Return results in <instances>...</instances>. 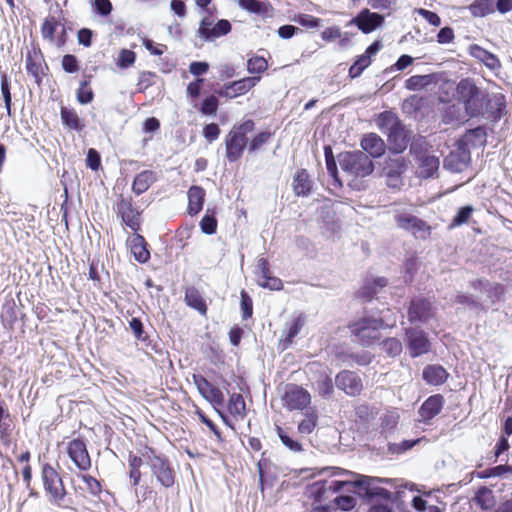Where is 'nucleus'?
Here are the masks:
<instances>
[{"mask_svg": "<svg viewBox=\"0 0 512 512\" xmlns=\"http://www.w3.org/2000/svg\"><path fill=\"white\" fill-rule=\"evenodd\" d=\"M276 431L279 439L281 440L282 444L288 448L290 451L294 453H299L303 451L302 444L293 439L284 429H282L280 426H276Z\"/></svg>", "mask_w": 512, "mask_h": 512, "instance_id": "50", "label": "nucleus"}, {"mask_svg": "<svg viewBox=\"0 0 512 512\" xmlns=\"http://www.w3.org/2000/svg\"><path fill=\"white\" fill-rule=\"evenodd\" d=\"M360 147L370 159H379L384 156L387 145L384 140L376 133L370 132L362 135Z\"/></svg>", "mask_w": 512, "mask_h": 512, "instance_id": "19", "label": "nucleus"}, {"mask_svg": "<svg viewBox=\"0 0 512 512\" xmlns=\"http://www.w3.org/2000/svg\"><path fill=\"white\" fill-rule=\"evenodd\" d=\"M437 75L435 73L425 75H413L405 80V88L409 91H420L436 83Z\"/></svg>", "mask_w": 512, "mask_h": 512, "instance_id": "32", "label": "nucleus"}, {"mask_svg": "<svg viewBox=\"0 0 512 512\" xmlns=\"http://www.w3.org/2000/svg\"><path fill=\"white\" fill-rule=\"evenodd\" d=\"M62 69L69 74L76 73L80 70V63L74 54H65L61 61Z\"/></svg>", "mask_w": 512, "mask_h": 512, "instance_id": "62", "label": "nucleus"}, {"mask_svg": "<svg viewBox=\"0 0 512 512\" xmlns=\"http://www.w3.org/2000/svg\"><path fill=\"white\" fill-rule=\"evenodd\" d=\"M127 244L137 262L145 264L150 260L149 244L138 232L133 233V235L127 239Z\"/></svg>", "mask_w": 512, "mask_h": 512, "instance_id": "22", "label": "nucleus"}, {"mask_svg": "<svg viewBox=\"0 0 512 512\" xmlns=\"http://www.w3.org/2000/svg\"><path fill=\"white\" fill-rule=\"evenodd\" d=\"M60 118L62 125L69 131L82 132L85 128L84 119L80 118L74 108L61 106Z\"/></svg>", "mask_w": 512, "mask_h": 512, "instance_id": "25", "label": "nucleus"}, {"mask_svg": "<svg viewBox=\"0 0 512 512\" xmlns=\"http://www.w3.org/2000/svg\"><path fill=\"white\" fill-rule=\"evenodd\" d=\"M232 30V25L227 19H219L206 34L205 42H212L217 38L228 35Z\"/></svg>", "mask_w": 512, "mask_h": 512, "instance_id": "39", "label": "nucleus"}, {"mask_svg": "<svg viewBox=\"0 0 512 512\" xmlns=\"http://www.w3.org/2000/svg\"><path fill=\"white\" fill-rule=\"evenodd\" d=\"M260 76H247L239 80L228 82L231 97L236 98L251 90L259 81Z\"/></svg>", "mask_w": 512, "mask_h": 512, "instance_id": "31", "label": "nucleus"}, {"mask_svg": "<svg viewBox=\"0 0 512 512\" xmlns=\"http://www.w3.org/2000/svg\"><path fill=\"white\" fill-rule=\"evenodd\" d=\"M473 207L471 205H465L458 209L456 215L453 217L451 227L460 226L465 224L472 215Z\"/></svg>", "mask_w": 512, "mask_h": 512, "instance_id": "60", "label": "nucleus"}, {"mask_svg": "<svg viewBox=\"0 0 512 512\" xmlns=\"http://www.w3.org/2000/svg\"><path fill=\"white\" fill-rule=\"evenodd\" d=\"M420 441H421V439L418 438V439L403 440L400 443H388L387 451H388V453H390L392 455H400V454H403L406 451L412 449Z\"/></svg>", "mask_w": 512, "mask_h": 512, "instance_id": "53", "label": "nucleus"}, {"mask_svg": "<svg viewBox=\"0 0 512 512\" xmlns=\"http://www.w3.org/2000/svg\"><path fill=\"white\" fill-rule=\"evenodd\" d=\"M1 320H24L13 298H6L1 307Z\"/></svg>", "mask_w": 512, "mask_h": 512, "instance_id": "40", "label": "nucleus"}, {"mask_svg": "<svg viewBox=\"0 0 512 512\" xmlns=\"http://www.w3.org/2000/svg\"><path fill=\"white\" fill-rule=\"evenodd\" d=\"M371 64L372 60H367L366 57L362 55L356 56L352 65L349 67L348 77L351 80L359 78Z\"/></svg>", "mask_w": 512, "mask_h": 512, "instance_id": "46", "label": "nucleus"}, {"mask_svg": "<svg viewBox=\"0 0 512 512\" xmlns=\"http://www.w3.org/2000/svg\"><path fill=\"white\" fill-rule=\"evenodd\" d=\"M228 411L233 416L244 418L246 415V405L243 396L240 393H233L228 402Z\"/></svg>", "mask_w": 512, "mask_h": 512, "instance_id": "45", "label": "nucleus"}, {"mask_svg": "<svg viewBox=\"0 0 512 512\" xmlns=\"http://www.w3.org/2000/svg\"><path fill=\"white\" fill-rule=\"evenodd\" d=\"M1 93L8 116L12 115V96L10 80L6 73H1Z\"/></svg>", "mask_w": 512, "mask_h": 512, "instance_id": "52", "label": "nucleus"}, {"mask_svg": "<svg viewBox=\"0 0 512 512\" xmlns=\"http://www.w3.org/2000/svg\"><path fill=\"white\" fill-rule=\"evenodd\" d=\"M410 356L415 358L430 351V342L426 334L416 328L406 329Z\"/></svg>", "mask_w": 512, "mask_h": 512, "instance_id": "20", "label": "nucleus"}, {"mask_svg": "<svg viewBox=\"0 0 512 512\" xmlns=\"http://www.w3.org/2000/svg\"><path fill=\"white\" fill-rule=\"evenodd\" d=\"M335 385L348 396H357L363 389L361 378L350 370H342L335 377Z\"/></svg>", "mask_w": 512, "mask_h": 512, "instance_id": "18", "label": "nucleus"}, {"mask_svg": "<svg viewBox=\"0 0 512 512\" xmlns=\"http://www.w3.org/2000/svg\"><path fill=\"white\" fill-rule=\"evenodd\" d=\"M327 483V480L316 481L306 487L305 494L312 498L315 503H321L327 491Z\"/></svg>", "mask_w": 512, "mask_h": 512, "instance_id": "44", "label": "nucleus"}, {"mask_svg": "<svg viewBox=\"0 0 512 512\" xmlns=\"http://www.w3.org/2000/svg\"><path fill=\"white\" fill-rule=\"evenodd\" d=\"M129 324L135 337L141 342V348L144 349L146 353H149L148 350L158 352L156 348L157 345L153 343L148 333L144 331L143 322H129Z\"/></svg>", "mask_w": 512, "mask_h": 512, "instance_id": "36", "label": "nucleus"}, {"mask_svg": "<svg viewBox=\"0 0 512 512\" xmlns=\"http://www.w3.org/2000/svg\"><path fill=\"white\" fill-rule=\"evenodd\" d=\"M375 122L379 130L384 134L390 132L392 127L399 126L403 123L397 114L390 110L379 113Z\"/></svg>", "mask_w": 512, "mask_h": 512, "instance_id": "34", "label": "nucleus"}, {"mask_svg": "<svg viewBox=\"0 0 512 512\" xmlns=\"http://www.w3.org/2000/svg\"><path fill=\"white\" fill-rule=\"evenodd\" d=\"M241 9L258 16H265L271 7L268 1L259 0H238Z\"/></svg>", "mask_w": 512, "mask_h": 512, "instance_id": "38", "label": "nucleus"}, {"mask_svg": "<svg viewBox=\"0 0 512 512\" xmlns=\"http://www.w3.org/2000/svg\"><path fill=\"white\" fill-rule=\"evenodd\" d=\"M219 105L218 98L210 94L202 99L197 109L204 116L214 117L218 112Z\"/></svg>", "mask_w": 512, "mask_h": 512, "instance_id": "43", "label": "nucleus"}, {"mask_svg": "<svg viewBox=\"0 0 512 512\" xmlns=\"http://www.w3.org/2000/svg\"><path fill=\"white\" fill-rule=\"evenodd\" d=\"M447 378L446 370L437 365H428L423 370V379L432 385L442 384Z\"/></svg>", "mask_w": 512, "mask_h": 512, "instance_id": "37", "label": "nucleus"}, {"mask_svg": "<svg viewBox=\"0 0 512 512\" xmlns=\"http://www.w3.org/2000/svg\"><path fill=\"white\" fill-rule=\"evenodd\" d=\"M408 163L409 161L403 156L385 158L382 163V173L387 178L389 187L397 188L400 186L402 176L408 168Z\"/></svg>", "mask_w": 512, "mask_h": 512, "instance_id": "8", "label": "nucleus"}, {"mask_svg": "<svg viewBox=\"0 0 512 512\" xmlns=\"http://www.w3.org/2000/svg\"><path fill=\"white\" fill-rule=\"evenodd\" d=\"M293 191L296 196L307 197L312 191V181L306 169H299L293 177Z\"/></svg>", "mask_w": 512, "mask_h": 512, "instance_id": "28", "label": "nucleus"}, {"mask_svg": "<svg viewBox=\"0 0 512 512\" xmlns=\"http://www.w3.org/2000/svg\"><path fill=\"white\" fill-rule=\"evenodd\" d=\"M41 478L48 501L61 506L66 490L58 471L51 464L45 463L42 465Z\"/></svg>", "mask_w": 512, "mask_h": 512, "instance_id": "5", "label": "nucleus"}, {"mask_svg": "<svg viewBox=\"0 0 512 512\" xmlns=\"http://www.w3.org/2000/svg\"><path fill=\"white\" fill-rule=\"evenodd\" d=\"M388 283L386 277L367 276L364 278L360 288L355 292V298L361 300L362 303H370Z\"/></svg>", "mask_w": 512, "mask_h": 512, "instance_id": "11", "label": "nucleus"}, {"mask_svg": "<svg viewBox=\"0 0 512 512\" xmlns=\"http://www.w3.org/2000/svg\"><path fill=\"white\" fill-rule=\"evenodd\" d=\"M116 212L122 223L134 233L141 229V213L133 206L131 198L120 195L116 203Z\"/></svg>", "mask_w": 512, "mask_h": 512, "instance_id": "9", "label": "nucleus"}, {"mask_svg": "<svg viewBox=\"0 0 512 512\" xmlns=\"http://www.w3.org/2000/svg\"><path fill=\"white\" fill-rule=\"evenodd\" d=\"M273 136V133L270 130H263L253 135L251 138H248V154H255L263 145H265L270 138Z\"/></svg>", "mask_w": 512, "mask_h": 512, "instance_id": "41", "label": "nucleus"}, {"mask_svg": "<svg viewBox=\"0 0 512 512\" xmlns=\"http://www.w3.org/2000/svg\"><path fill=\"white\" fill-rule=\"evenodd\" d=\"M67 453L75 466L81 471H87L91 467V459L84 440L73 439L68 443Z\"/></svg>", "mask_w": 512, "mask_h": 512, "instance_id": "17", "label": "nucleus"}, {"mask_svg": "<svg viewBox=\"0 0 512 512\" xmlns=\"http://www.w3.org/2000/svg\"><path fill=\"white\" fill-rule=\"evenodd\" d=\"M387 150L392 155L402 154L408 147L410 142V132L406 130L405 125H397L387 132Z\"/></svg>", "mask_w": 512, "mask_h": 512, "instance_id": "12", "label": "nucleus"}, {"mask_svg": "<svg viewBox=\"0 0 512 512\" xmlns=\"http://www.w3.org/2000/svg\"><path fill=\"white\" fill-rule=\"evenodd\" d=\"M382 349L389 356L395 357L402 352V343L396 338H387L382 342Z\"/></svg>", "mask_w": 512, "mask_h": 512, "instance_id": "63", "label": "nucleus"}, {"mask_svg": "<svg viewBox=\"0 0 512 512\" xmlns=\"http://www.w3.org/2000/svg\"><path fill=\"white\" fill-rule=\"evenodd\" d=\"M193 382L200 395L213 406L216 407L224 405V395L222 391L218 387L212 385L203 375L194 374Z\"/></svg>", "mask_w": 512, "mask_h": 512, "instance_id": "15", "label": "nucleus"}, {"mask_svg": "<svg viewBox=\"0 0 512 512\" xmlns=\"http://www.w3.org/2000/svg\"><path fill=\"white\" fill-rule=\"evenodd\" d=\"M268 69V62L263 56L254 55L247 60V71L250 74H261Z\"/></svg>", "mask_w": 512, "mask_h": 512, "instance_id": "54", "label": "nucleus"}, {"mask_svg": "<svg viewBox=\"0 0 512 512\" xmlns=\"http://www.w3.org/2000/svg\"><path fill=\"white\" fill-rule=\"evenodd\" d=\"M388 496H374L373 498H362L370 508L367 512H393L392 505L396 497L388 490Z\"/></svg>", "mask_w": 512, "mask_h": 512, "instance_id": "30", "label": "nucleus"}, {"mask_svg": "<svg viewBox=\"0 0 512 512\" xmlns=\"http://www.w3.org/2000/svg\"><path fill=\"white\" fill-rule=\"evenodd\" d=\"M136 61V53L129 49H121L117 59V66L120 69L131 67Z\"/></svg>", "mask_w": 512, "mask_h": 512, "instance_id": "58", "label": "nucleus"}, {"mask_svg": "<svg viewBox=\"0 0 512 512\" xmlns=\"http://www.w3.org/2000/svg\"><path fill=\"white\" fill-rule=\"evenodd\" d=\"M302 329V322H293L287 331L283 332V336L279 341L281 350L288 349L293 343V339L299 334Z\"/></svg>", "mask_w": 512, "mask_h": 512, "instance_id": "49", "label": "nucleus"}, {"mask_svg": "<svg viewBox=\"0 0 512 512\" xmlns=\"http://www.w3.org/2000/svg\"><path fill=\"white\" fill-rule=\"evenodd\" d=\"M185 301L186 304L197 310L201 315H205L207 312V305L203 297L201 296L198 289L194 286L188 287L185 290Z\"/></svg>", "mask_w": 512, "mask_h": 512, "instance_id": "35", "label": "nucleus"}, {"mask_svg": "<svg viewBox=\"0 0 512 512\" xmlns=\"http://www.w3.org/2000/svg\"><path fill=\"white\" fill-rule=\"evenodd\" d=\"M396 221L399 228L411 232L417 238L426 239L430 235L427 223L412 214H400Z\"/></svg>", "mask_w": 512, "mask_h": 512, "instance_id": "14", "label": "nucleus"}, {"mask_svg": "<svg viewBox=\"0 0 512 512\" xmlns=\"http://www.w3.org/2000/svg\"><path fill=\"white\" fill-rule=\"evenodd\" d=\"M333 502L338 509L343 511H350L357 504L356 498L351 495H339Z\"/></svg>", "mask_w": 512, "mask_h": 512, "instance_id": "64", "label": "nucleus"}, {"mask_svg": "<svg viewBox=\"0 0 512 512\" xmlns=\"http://www.w3.org/2000/svg\"><path fill=\"white\" fill-rule=\"evenodd\" d=\"M318 416L314 411L307 412L305 418L298 424V431L301 434H310L315 429Z\"/></svg>", "mask_w": 512, "mask_h": 512, "instance_id": "57", "label": "nucleus"}, {"mask_svg": "<svg viewBox=\"0 0 512 512\" xmlns=\"http://www.w3.org/2000/svg\"><path fill=\"white\" fill-rule=\"evenodd\" d=\"M433 316L432 302L423 296L413 297L408 307V320H429Z\"/></svg>", "mask_w": 512, "mask_h": 512, "instance_id": "21", "label": "nucleus"}, {"mask_svg": "<svg viewBox=\"0 0 512 512\" xmlns=\"http://www.w3.org/2000/svg\"><path fill=\"white\" fill-rule=\"evenodd\" d=\"M419 165L418 177L423 179L433 178L439 169V158L434 155L426 154L417 160Z\"/></svg>", "mask_w": 512, "mask_h": 512, "instance_id": "29", "label": "nucleus"}, {"mask_svg": "<svg viewBox=\"0 0 512 512\" xmlns=\"http://www.w3.org/2000/svg\"><path fill=\"white\" fill-rule=\"evenodd\" d=\"M155 173L151 170H144L138 173L132 183V191L137 195L146 192L155 181Z\"/></svg>", "mask_w": 512, "mask_h": 512, "instance_id": "33", "label": "nucleus"}, {"mask_svg": "<svg viewBox=\"0 0 512 512\" xmlns=\"http://www.w3.org/2000/svg\"><path fill=\"white\" fill-rule=\"evenodd\" d=\"M391 479L379 478L366 475H357L356 480H333L330 482L327 490L337 493L347 487L353 488V492L360 498H373L374 496H388V490L381 487V483H389Z\"/></svg>", "mask_w": 512, "mask_h": 512, "instance_id": "1", "label": "nucleus"}, {"mask_svg": "<svg viewBox=\"0 0 512 512\" xmlns=\"http://www.w3.org/2000/svg\"><path fill=\"white\" fill-rule=\"evenodd\" d=\"M485 101V112L482 110V117L490 118L492 121L499 120L506 109L505 100L502 95L495 96L494 101L486 99L482 94V103Z\"/></svg>", "mask_w": 512, "mask_h": 512, "instance_id": "27", "label": "nucleus"}, {"mask_svg": "<svg viewBox=\"0 0 512 512\" xmlns=\"http://www.w3.org/2000/svg\"><path fill=\"white\" fill-rule=\"evenodd\" d=\"M143 464L142 457L134 455L132 453L129 454L128 465L130 468L129 477L133 486H137L141 479L140 467Z\"/></svg>", "mask_w": 512, "mask_h": 512, "instance_id": "47", "label": "nucleus"}, {"mask_svg": "<svg viewBox=\"0 0 512 512\" xmlns=\"http://www.w3.org/2000/svg\"><path fill=\"white\" fill-rule=\"evenodd\" d=\"M444 405V397L440 394L429 396L419 408L421 421L429 423L436 415L440 413Z\"/></svg>", "mask_w": 512, "mask_h": 512, "instance_id": "23", "label": "nucleus"}, {"mask_svg": "<svg viewBox=\"0 0 512 512\" xmlns=\"http://www.w3.org/2000/svg\"><path fill=\"white\" fill-rule=\"evenodd\" d=\"M141 455L146 459L153 475L162 486L169 488L174 485V471L165 455L158 454L155 449L148 446H145Z\"/></svg>", "mask_w": 512, "mask_h": 512, "instance_id": "4", "label": "nucleus"}, {"mask_svg": "<svg viewBox=\"0 0 512 512\" xmlns=\"http://www.w3.org/2000/svg\"><path fill=\"white\" fill-rule=\"evenodd\" d=\"M470 161V153L467 149H460L458 152H450L443 161L444 169L459 173L466 169Z\"/></svg>", "mask_w": 512, "mask_h": 512, "instance_id": "24", "label": "nucleus"}, {"mask_svg": "<svg viewBox=\"0 0 512 512\" xmlns=\"http://www.w3.org/2000/svg\"><path fill=\"white\" fill-rule=\"evenodd\" d=\"M217 223L215 209L208 208L203 215L199 226L202 233L206 235H213L217 232Z\"/></svg>", "mask_w": 512, "mask_h": 512, "instance_id": "42", "label": "nucleus"}, {"mask_svg": "<svg viewBox=\"0 0 512 512\" xmlns=\"http://www.w3.org/2000/svg\"><path fill=\"white\" fill-rule=\"evenodd\" d=\"M255 122L252 119H246L233 125L231 130L225 136V156L229 163L240 160L244 151L248 150V134L255 130Z\"/></svg>", "mask_w": 512, "mask_h": 512, "instance_id": "2", "label": "nucleus"}, {"mask_svg": "<svg viewBox=\"0 0 512 512\" xmlns=\"http://www.w3.org/2000/svg\"><path fill=\"white\" fill-rule=\"evenodd\" d=\"M440 102L444 103L441 109V121L445 125H459L470 118L461 102H445L442 98H440Z\"/></svg>", "mask_w": 512, "mask_h": 512, "instance_id": "16", "label": "nucleus"}, {"mask_svg": "<svg viewBox=\"0 0 512 512\" xmlns=\"http://www.w3.org/2000/svg\"><path fill=\"white\" fill-rule=\"evenodd\" d=\"M156 74L151 71H142L139 74L138 83H137V92L144 93L146 89L153 86L155 84L154 78H156Z\"/></svg>", "mask_w": 512, "mask_h": 512, "instance_id": "61", "label": "nucleus"}, {"mask_svg": "<svg viewBox=\"0 0 512 512\" xmlns=\"http://www.w3.org/2000/svg\"><path fill=\"white\" fill-rule=\"evenodd\" d=\"M337 160L345 173L355 177L365 178L370 176L375 169L373 160L360 150L340 152L337 155Z\"/></svg>", "mask_w": 512, "mask_h": 512, "instance_id": "3", "label": "nucleus"}, {"mask_svg": "<svg viewBox=\"0 0 512 512\" xmlns=\"http://www.w3.org/2000/svg\"><path fill=\"white\" fill-rule=\"evenodd\" d=\"M57 26L58 23L53 16L46 17L41 26V34L43 39L53 42L55 40Z\"/></svg>", "mask_w": 512, "mask_h": 512, "instance_id": "55", "label": "nucleus"}, {"mask_svg": "<svg viewBox=\"0 0 512 512\" xmlns=\"http://www.w3.org/2000/svg\"><path fill=\"white\" fill-rule=\"evenodd\" d=\"M291 20L305 28H319L322 23V19L306 13L295 14Z\"/></svg>", "mask_w": 512, "mask_h": 512, "instance_id": "51", "label": "nucleus"}, {"mask_svg": "<svg viewBox=\"0 0 512 512\" xmlns=\"http://www.w3.org/2000/svg\"><path fill=\"white\" fill-rule=\"evenodd\" d=\"M104 270V264H100L99 261L93 260L89 264L88 278L94 282L95 287L101 290H104L105 288V281L103 277L100 275V271Z\"/></svg>", "mask_w": 512, "mask_h": 512, "instance_id": "48", "label": "nucleus"}, {"mask_svg": "<svg viewBox=\"0 0 512 512\" xmlns=\"http://www.w3.org/2000/svg\"><path fill=\"white\" fill-rule=\"evenodd\" d=\"M295 246L303 251L306 256L314 257L317 254V249L314 243L304 235H298L294 239Z\"/></svg>", "mask_w": 512, "mask_h": 512, "instance_id": "56", "label": "nucleus"}, {"mask_svg": "<svg viewBox=\"0 0 512 512\" xmlns=\"http://www.w3.org/2000/svg\"><path fill=\"white\" fill-rule=\"evenodd\" d=\"M384 23L385 18L383 15L371 12L368 8H363L349 21L348 25L356 26L363 34H370L382 27Z\"/></svg>", "mask_w": 512, "mask_h": 512, "instance_id": "10", "label": "nucleus"}, {"mask_svg": "<svg viewBox=\"0 0 512 512\" xmlns=\"http://www.w3.org/2000/svg\"><path fill=\"white\" fill-rule=\"evenodd\" d=\"M389 327L385 322H353L349 328L362 346H370L381 336L380 328Z\"/></svg>", "mask_w": 512, "mask_h": 512, "instance_id": "7", "label": "nucleus"}, {"mask_svg": "<svg viewBox=\"0 0 512 512\" xmlns=\"http://www.w3.org/2000/svg\"><path fill=\"white\" fill-rule=\"evenodd\" d=\"M284 406L289 410H302L311 401L310 394L298 385H289L283 395Z\"/></svg>", "mask_w": 512, "mask_h": 512, "instance_id": "13", "label": "nucleus"}, {"mask_svg": "<svg viewBox=\"0 0 512 512\" xmlns=\"http://www.w3.org/2000/svg\"><path fill=\"white\" fill-rule=\"evenodd\" d=\"M205 189L198 185H192L187 192L188 196V207L187 213L190 216H196L199 214L205 202Z\"/></svg>", "mask_w": 512, "mask_h": 512, "instance_id": "26", "label": "nucleus"}, {"mask_svg": "<svg viewBox=\"0 0 512 512\" xmlns=\"http://www.w3.org/2000/svg\"><path fill=\"white\" fill-rule=\"evenodd\" d=\"M403 268H404V273H405L404 282L406 284L412 283L414 280V277L418 271L417 258L410 257V258L406 259L403 264Z\"/></svg>", "mask_w": 512, "mask_h": 512, "instance_id": "59", "label": "nucleus"}, {"mask_svg": "<svg viewBox=\"0 0 512 512\" xmlns=\"http://www.w3.org/2000/svg\"><path fill=\"white\" fill-rule=\"evenodd\" d=\"M458 101L461 102L469 117L480 115V88L472 78H462L456 87Z\"/></svg>", "mask_w": 512, "mask_h": 512, "instance_id": "6", "label": "nucleus"}]
</instances>
